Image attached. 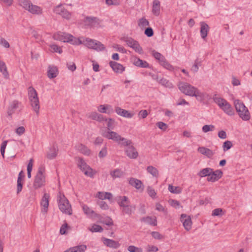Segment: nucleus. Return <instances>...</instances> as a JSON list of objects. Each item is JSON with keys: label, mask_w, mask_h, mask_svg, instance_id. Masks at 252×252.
<instances>
[{"label": "nucleus", "mask_w": 252, "mask_h": 252, "mask_svg": "<svg viewBox=\"0 0 252 252\" xmlns=\"http://www.w3.org/2000/svg\"><path fill=\"white\" fill-rule=\"evenodd\" d=\"M234 103L240 117L244 121L249 120L250 118V114L244 104L238 99L235 100Z\"/></svg>", "instance_id": "nucleus-7"}, {"label": "nucleus", "mask_w": 252, "mask_h": 252, "mask_svg": "<svg viewBox=\"0 0 252 252\" xmlns=\"http://www.w3.org/2000/svg\"><path fill=\"white\" fill-rule=\"evenodd\" d=\"M209 30V26L206 23L204 22L200 23V35L203 39L207 37Z\"/></svg>", "instance_id": "nucleus-26"}, {"label": "nucleus", "mask_w": 252, "mask_h": 252, "mask_svg": "<svg viewBox=\"0 0 252 252\" xmlns=\"http://www.w3.org/2000/svg\"><path fill=\"white\" fill-rule=\"evenodd\" d=\"M68 224L67 223H63L61 227L60 230V233L62 235H64L66 234V230L67 228H68Z\"/></svg>", "instance_id": "nucleus-61"}, {"label": "nucleus", "mask_w": 252, "mask_h": 252, "mask_svg": "<svg viewBox=\"0 0 252 252\" xmlns=\"http://www.w3.org/2000/svg\"><path fill=\"white\" fill-rule=\"evenodd\" d=\"M147 192L149 195L152 198H154L156 197L157 193L156 192L155 189H153L151 187H148Z\"/></svg>", "instance_id": "nucleus-58"}, {"label": "nucleus", "mask_w": 252, "mask_h": 252, "mask_svg": "<svg viewBox=\"0 0 252 252\" xmlns=\"http://www.w3.org/2000/svg\"><path fill=\"white\" fill-rule=\"evenodd\" d=\"M125 42L126 43L128 46L131 48L133 46V45L136 41L131 38H126L124 40Z\"/></svg>", "instance_id": "nucleus-63"}, {"label": "nucleus", "mask_w": 252, "mask_h": 252, "mask_svg": "<svg viewBox=\"0 0 252 252\" xmlns=\"http://www.w3.org/2000/svg\"><path fill=\"white\" fill-rule=\"evenodd\" d=\"M147 170L149 173L152 175L154 177H157L158 175V172L157 169L152 166H148Z\"/></svg>", "instance_id": "nucleus-42"}, {"label": "nucleus", "mask_w": 252, "mask_h": 252, "mask_svg": "<svg viewBox=\"0 0 252 252\" xmlns=\"http://www.w3.org/2000/svg\"><path fill=\"white\" fill-rule=\"evenodd\" d=\"M112 47L120 52H121L123 53H126V50L123 47H122L118 44H114V45H113Z\"/></svg>", "instance_id": "nucleus-62"}, {"label": "nucleus", "mask_w": 252, "mask_h": 252, "mask_svg": "<svg viewBox=\"0 0 252 252\" xmlns=\"http://www.w3.org/2000/svg\"><path fill=\"white\" fill-rule=\"evenodd\" d=\"M97 197L101 199V200H103L106 199L110 200L112 197V194L110 192H98L97 195Z\"/></svg>", "instance_id": "nucleus-37"}, {"label": "nucleus", "mask_w": 252, "mask_h": 252, "mask_svg": "<svg viewBox=\"0 0 252 252\" xmlns=\"http://www.w3.org/2000/svg\"><path fill=\"white\" fill-rule=\"evenodd\" d=\"M75 147L77 151L85 156H88L91 154V151L86 146L82 144H78Z\"/></svg>", "instance_id": "nucleus-25"}, {"label": "nucleus", "mask_w": 252, "mask_h": 252, "mask_svg": "<svg viewBox=\"0 0 252 252\" xmlns=\"http://www.w3.org/2000/svg\"><path fill=\"white\" fill-rule=\"evenodd\" d=\"M89 230L92 232H101L103 231V228L99 225L94 224L91 228H89Z\"/></svg>", "instance_id": "nucleus-46"}, {"label": "nucleus", "mask_w": 252, "mask_h": 252, "mask_svg": "<svg viewBox=\"0 0 252 252\" xmlns=\"http://www.w3.org/2000/svg\"><path fill=\"white\" fill-rule=\"evenodd\" d=\"M138 25L140 28H144L149 25V22L146 18H142L138 20Z\"/></svg>", "instance_id": "nucleus-47"}, {"label": "nucleus", "mask_w": 252, "mask_h": 252, "mask_svg": "<svg viewBox=\"0 0 252 252\" xmlns=\"http://www.w3.org/2000/svg\"><path fill=\"white\" fill-rule=\"evenodd\" d=\"M22 106V103L18 100H14L11 101L7 108V113L8 115L11 116L17 109H21Z\"/></svg>", "instance_id": "nucleus-11"}, {"label": "nucleus", "mask_w": 252, "mask_h": 252, "mask_svg": "<svg viewBox=\"0 0 252 252\" xmlns=\"http://www.w3.org/2000/svg\"><path fill=\"white\" fill-rule=\"evenodd\" d=\"M201 62L198 58L194 61V64L191 68V70L194 72H197L199 69V66H201Z\"/></svg>", "instance_id": "nucleus-41"}, {"label": "nucleus", "mask_w": 252, "mask_h": 252, "mask_svg": "<svg viewBox=\"0 0 252 252\" xmlns=\"http://www.w3.org/2000/svg\"><path fill=\"white\" fill-rule=\"evenodd\" d=\"M28 11L32 14L39 15L42 13V9L40 7L33 5L32 3Z\"/></svg>", "instance_id": "nucleus-31"}, {"label": "nucleus", "mask_w": 252, "mask_h": 252, "mask_svg": "<svg viewBox=\"0 0 252 252\" xmlns=\"http://www.w3.org/2000/svg\"><path fill=\"white\" fill-rule=\"evenodd\" d=\"M102 135L108 139L118 142L121 146L129 145L132 143L131 140L121 137L118 133L112 130H105Z\"/></svg>", "instance_id": "nucleus-3"}, {"label": "nucleus", "mask_w": 252, "mask_h": 252, "mask_svg": "<svg viewBox=\"0 0 252 252\" xmlns=\"http://www.w3.org/2000/svg\"><path fill=\"white\" fill-rule=\"evenodd\" d=\"M215 126L214 125H204L202 127V131L204 133H207L209 131H213L215 130Z\"/></svg>", "instance_id": "nucleus-52"}, {"label": "nucleus", "mask_w": 252, "mask_h": 252, "mask_svg": "<svg viewBox=\"0 0 252 252\" xmlns=\"http://www.w3.org/2000/svg\"><path fill=\"white\" fill-rule=\"evenodd\" d=\"M75 252H85L87 250V246L85 245H80L73 247Z\"/></svg>", "instance_id": "nucleus-54"}, {"label": "nucleus", "mask_w": 252, "mask_h": 252, "mask_svg": "<svg viewBox=\"0 0 252 252\" xmlns=\"http://www.w3.org/2000/svg\"><path fill=\"white\" fill-rule=\"evenodd\" d=\"M50 195L47 193H45L42 197L40 205L41 207V212L43 214H46L48 212Z\"/></svg>", "instance_id": "nucleus-13"}, {"label": "nucleus", "mask_w": 252, "mask_h": 252, "mask_svg": "<svg viewBox=\"0 0 252 252\" xmlns=\"http://www.w3.org/2000/svg\"><path fill=\"white\" fill-rule=\"evenodd\" d=\"M99 219V222L105 224L108 226H111L113 224V222L112 219L109 217L105 218L101 217L100 215L97 217Z\"/></svg>", "instance_id": "nucleus-35"}, {"label": "nucleus", "mask_w": 252, "mask_h": 252, "mask_svg": "<svg viewBox=\"0 0 252 252\" xmlns=\"http://www.w3.org/2000/svg\"><path fill=\"white\" fill-rule=\"evenodd\" d=\"M33 159L31 158L29 160V162L27 165V175L28 178H31V172L32 171V166H33Z\"/></svg>", "instance_id": "nucleus-49"}, {"label": "nucleus", "mask_w": 252, "mask_h": 252, "mask_svg": "<svg viewBox=\"0 0 252 252\" xmlns=\"http://www.w3.org/2000/svg\"><path fill=\"white\" fill-rule=\"evenodd\" d=\"M102 241L105 245L110 248L117 249L120 246V244L118 242L115 241L112 239L103 238Z\"/></svg>", "instance_id": "nucleus-22"}, {"label": "nucleus", "mask_w": 252, "mask_h": 252, "mask_svg": "<svg viewBox=\"0 0 252 252\" xmlns=\"http://www.w3.org/2000/svg\"><path fill=\"white\" fill-rule=\"evenodd\" d=\"M82 42H83L82 44H84L88 48L90 49H93L94 47V44L97 42V40H93L89 38H84L83 37H80Z\"/></svg>", "instance_id": "nucleus-27"}, {"label": "nucleus", "mask_w": 252, "mask_h": 252, "mask_svg": "<svg viewBox=\"0 0 252 252\" xmlns=\"http://www.w3.org/2000/svg\"><path fill=\"white\" fill-rule=\"evenodd\" d=\"M163 67L166 69L173 71L174 69V67L172 66L167 60H165L160 64Z\"/></svg>", "instance_id": "nucleus-45"}, {"label": "nucleus", "mask_w": 252, "mask_h": 252, "mask_svg": "<svg viewBox=\"0 0 252 252\" xmlns=\"http://www.w3.org/2000/svg\"><path fill=\"white\" fill-rule=\"evenodd\" d=\"M58 75V69L56 66H49L48 70V77L50 78H54Z\"/></svg>", "instance_id": "nucleus-34"}, {"label": "nucleus", "mask_w": 252, "mask_h": 252, "mask_svg": "<svg viewBox=\"0 0 252 252\" xmlns=\"http://www.w3.org/2000/svg\"><path fill=\"white\" fill-rule=\"evenodd\" d=\"M197 150L200 153L205 155L209 158H211L214 155V153L211 150L204 147H199Z\"/></svg>", "instance_id": "nucleus-29"}, {"label": "nucleus", "mask_w": 252, "mask_h": 252, "mask_svg": "<svg viewBox=\"0 0 252 252\" xmlns=\"http://www.w3.org/2000/svg\"><path fill=\"white\" fill-rule=\"evenodd\" d=\"M122 210L124 214H126L130 216L135 211V206L129 204L126 205V207H124L123 208H122Z\"/></svg>", "instance_id": "nucleus-33"}, {"label": "nucleus", "mask_w": 252, "mask_h": 252, "mask_svg": "<svg viewBox=\"0 0 252 252\" xmlns=\"http://www.w3.org/2000/svg\"><path fill=\"white\" fill-rule=\"evenodd\" d=\"M180 91L187 95L195 96L198 89L187 82H181L178 84Z\"/></svg>", "instance_id": "nucleus-8"}, {"label": "nucleus", "mask_w": 252, "mask_h": 252, "mask_svg": "<svg viewBox=\"0 0 252 252\" xmlns=\"http://www.w3.org/2000/svg\"><path fill=\"white\" fill-rule=\"evenodd\" d=\"M158 82L161 85L168 88H172L173 87V85L170 82H169L168 80L165 78H162L158 81Z\"/></svg>", "instance_id": "nucleus-40"}, {"label": "nucleus", "mask_w": 252, "mask_h": 252, "mask_svg": "<svg viewBox=\"0 0 252 252\" xmlns=\"http://www.w3.org/2000/svg\"><path fill=\"white\" fill-rule=\"evenodd\" d=\"M115 200L122 208L130 204L128 197L126 196H118L116 197Z\"/></svg>", "instance_id": "nucleus-20"}, {"label": "nucleus", "mask_w": 252, "mask_h": 252, "mask_svg": "<svg viewBox=\"0 0 252 252\" xmlns=\"http://www.w3.org/2000/svg\"><path fill=\"white\" fill-rule=\"evenodd\" d=\"M23 180H20V178L17 179V194H19L22 190Z\"/></svg>", "instance_id": "nucleus-56"}, {"label": "nucleus", "mask_w": 252, "mask_h": 252, "mask_svg": "<svg viewBox=\"0 0 252 252\" xmlns=\"http://www.w3.org/2000/svg\"><path fill=\"white\" fill-rule=\"evenodd\" d=\"M45 172V170L44 167L40 166L38 168L33 183V188L34 189H37L45 186L46 176Z\"/></svg>", "instance_id": "nucleus-4"}, {"label": "nucleus", "mask_w": 252, "mask_h": 252, "mask_svg": "<svg viewBox=\"0 0 252 252\" xmlns=\"http://www.w3.org/2000/svg\"><path fill=\"white\" fill-rule=\"evenodd\" d=\"M54 12L57 14L61 15L63 18L69 19L71 13L64 8L62 5L57 6L54 9Z\"/></svg>", "instance_id": "nucleus-12"}, {"label": "nucleus", "mask_w": 252, "mask_h": 252, "mask_svg": "<svg viewBox=\"0 0 252 252\" xmlns=\"http://www.w3.org/2000/svg\"><path fill=\"white\" fill-rule=\"evenodd\" d=\"M168 190L172 193L179 194L182 192V189L179 187H174L171 185L168 186Z\"/></svg>", "instance_id": "nucleus-43"}, {"label": "nucleus", "mask_w": 252, "mask_h": 252, "mask_svg": "<svg viewBox=\"0 0 252 252\" xmlns=\"http://www.w3.org/2000/svg\"><path fill=\"white\" fill-rule=\"evenodd\" d=\"M128 183L131 186L137 189L143 190V185L140 180L134 178H130L128 180Z\"/></svg>", "instance_id": "nucleus-19"}, {"label": "nucleus", "mask_w": 252, "mask_h": 252, "mask_svg": "<svg viewBox=\"0 0 252 252\" xmlns=\"http://www.w3.org/2000/svg\"><path fill=\"white\" fill-rule=\"evenodd\" d=\"M107 129L106 130H111L115 127V120L112 118L107 119Z\"/></svg>", "instance_id": "nucleus-44"}, {"label": "nucleus", "mask_w": 252, "mask_h": 252, "mask_svg": "<svg viewBox=\"0 0 252 252\" xmlns=\"http://www.w3.org/2000/svg\"><path fill=\"white\" fill-rule=\"evenodd\" d=\"M136 52L141 54H143V51L142 47L140 46L138 42L136 41L131 47Z\"/></svg>", "instance_id": "nucleus-50"}, {"label": "nucleus", "mask_w": 252, "mask_h": 252, "mask_svg": "<svg viewBox=\"0 0 252 252\" xmlns=\"http://www.w3.org/2000/svg\"><path fill=\"white\" fill-rule=\"evenodd\" d=\"M124 172L120 169H116L110 172V175L114 179L121 178L124 176Z\"/></svg>", "instance_id": "nucleus-39"}, {"label": "nucleus", "mask_w": 252, "mask_h": 252, "mask_svg": "<svg viewBox=\"0 0 252 252\" xmlns=\"http://www.w3.org/2000/svg\"><path fill=\"white\" fill-rule=\"evenodd\" d=\"M133 64L138 67L143 68H149V64L145 61L142 60L139 58H135L133 60Z\"/></svg>", "instance_id": "nucleus-30"}, {"label": "nucleus", "mask_w": 252, "mask_h": 252, "mask_svg": "<svg viewBox=\"0 0 252 252\" xmlns=\"http://www.w3.org/2000/svg\"><path fill=\"white\" fill-rule=\"evenodd\" d=\"M233 144L231 141L227 140L223 142L222 145V149L224 152H226L231 148Z\"/></svg>", "instance_id": "nucleus-51"}, {"label": "nucleus", "mask_w": 252, "mask_h": 252, "mask_svg": "<svg viewBox=\"0 0 252 252\" xmlns=\"http://www.w3.org/2000/svg\"><path fill=\"white\" fill-rule=\"evenodd\" d=\"M58 151V147L54 145L51 147L47 153V157L49 159H52L56 158Z\"/></svg>", "instance_id": "nucleus-28"}, {"label": "nucleus", "mask_w": 252, "mask_h": 252, "mask_svg": "<svg viewBox=\"0 0 252 252\" xmlns=\"http://www.w3.org/2000/svg\"><path fill=\"white\" fill-rule=\"evenodd\" d=\"M152 12L155 16H158L160 14V2L158 0H154L152 7Z\"/></svg>", "instance_id": "nucleus-32"}, {"label": "nucleus", "mask_w": 252, "mask_h": 252, "mask_svg": "<svg viewBox=\"0 0 252 252\" xmlns=\"http://www.w3.org/2000/svg\"><path fill=\"white\" fill-rule=\"evenodd\" d=\"M85 25L92 28L98 27L100 24V20L97 17L86 16L84 20Z\"/></svg>", "instance_id": "nucleus-10"}, {"label": "nucleus", "mask_w": 252, "mask_h": 252, "mask_svg": "<svg viewBox=\"0 0 252 252\" xmlns=\"http://www.w3.org/2000/svg\"><path fill=\"white\" fill-rule=\"evenodd\" d=\"M141 220L153 226H156L157 224V219L155 217H144L141 219Z\"/></svg>", "instance_id": "nucleus-36"}, {"label": "nucleus", "mask_w": 252, "mask_h": 252, "mask_svg": "<svg viewBox=\"0 0 252 252\" xmlns=\"http://www.w3.org/2000/svg\"><path fill=\"white\" fill-rule=\"evenodd\" d=\"M97 110L100 113L107 114H111L114 113L112 106L109 104L100 105L98 107Z\"/></svg>", "instance_id": "nucleus-18"}, {"label": "nucleus", "mask_w": 252, "mask_h": 252, "mask_svg": "<svg viewBox=\"0 0 252 252\" xmlns=\"http://www.w3.org/2000/svg\"><path fill=\"white\" fill-rule=\"evenodd\" d=\"M213 99L215 103L229 116L234 115V110L230 104L225 99L219 96L217 94L214 95Z\"/></svg>", "instance_id": "nucleus-2"}, {"label": "nucleus", "mask_w": 252, "mask_h": 252, "mask_svg": "<svg viewBox=\"0 0 252 252\" xmlns=\"http://www.w3.org/2000/svg\"><path fill=\"white\" fill-rule=\"evenodd\" d=\"M94 45H94V47L93 49L97 51H101L105 49L104 45L98 41H97Z\"/></svg>", "instance_id": "nucleus-53"}, {"label": "nucleus", "mask_w": 252, "mask_h": 252, "mask_svg": "<svg viewBox=\"0 0 252 252\" xmlns=\"http://www.w3.org/2000/svg\"><path fill=\"white\" fill-rule=\"evenodd\" d=\"M157 126L163 131H165L168 127L167 125L162 122H158L156 124Z\"/></svg>", "instance_id": "nucleus-60"}, {"label": "nucleus", "mask_w": 252, "mask_h": 252, "mask_svg": "<svg viewBox=\"0 0 252 252\" xmlns=\"http://www.w3.org/2000/svg\"><path fill=\"white\" fill-rule=\"evenodd\" d=\"M20 3L24 9L28 10L32 3L29 0H20Z\"/></svg>", "instance_id": "nucleus-48"}, {"label": "nucleus", "mask_w": 252, "mask_h": 252, "mask_svg": "<svg viewBox=\"0 0 252 252\" xmlns=\"http://www.w3.org/2000/svg\"><path fill=\"white\" fill-rule=\"evenodd\" d=\"M125 149V152L126 156L130 158L135 159L138 156V153L135 148L131 145V143L129 145H126Z\"/></svg>", "instance_id": "nucleus-14"}, {"label": "nucleus", "mask_w": 252, "mask_h": 252, "mask_svg": "<svg viewBox=\"0 0 252 252\" xmlns=\"http://www.w3.org/2000/svg\"><path fill=\"white\" fill-rule=\"evenodd\" d=\"M115 112L118 115L126 118H131L133 115V114L130 113L128 111L123 109L119 107L115 108Z\"/></svg>", "instance_id": "nucleus-23"}, {"label": "nucleus", "mask_w": 252, "mask_h": 252, "mask_svg": "<svg viewBox=\"0 0 252 252\" xmlns=\"http://www.w3.org/2000/svg\"><path fill=\"white\" fill-rule=\"evenodd\" d=\"M127 250L130 252H142V250L134 246H129Z\"/></svg>", "instance_id": "nucleus-64"}, {"label": "nucleus", "mask_w": 252, "mask_h": 252, "mask_svg": "<svg viewBox=\"0 0 252 252\" xmlns=\"http://www.w3.org/2000/svg\"><path fill=\"white\" fill-rule=\"evenodd\" d=\"M156 209L158 211L162 212L164 213H167L166 209L159 203H156Z\"/></svg>", "instance_id": "nucleus-59"}, {"label": "nucleus", "mask_w": 252, "mask_h": 252, "mask_svg": "<svg viewBox=\"0 0 252 252\" xmlns=\"http://www.w3.org/2000/svg\"><path fill=\"white\" fill-rule=\"evenodd\" d=\"M195 97L196 99L200 102L209 100L211 98V95L206 92H201L198 90L196 92Z\"/></svg>", "instance_id": "nucleus-17"}, {"label": "nucleus", "mask_w": 252, "mask_h": 252, "mask_svg": "<svg viewBox=\"0 0 252 252\" xmlns=\"http://www.w3.org/2000/svg\"><path fill=\"white\" fill-rule=\"evenodd\" d=\"M58 201L59 208L63 213L69 215L72 214L71 205L63 194L60 193L58 196Z\"/></svg>", "instance_id": "nucleus-6"}, {"label": "nucleus", "mask_w": 252, "mask_h": 252, "mask_svg": "<svg viewBox=\"0 0 252 252\" xmlns=\"http://www.w3.org/2000/svg\"><path fill=\"white\" fill-rule=\"evenodd\" d=\"M109 65L113 71L116 73H122L125 69L123 65L115 62L110 61Z\"/></svg>", "instance_id": "nucleus-21"}, {"label": "nucleus", "mask_w": 252, "mask_h": 252, "mask_svg": "<svg viewBox=\"0 0 252 252\" xmlns=\"http://www.w3.org/2000/svg\"><path fill=\"white\" fill-rule=\"evenodd\" d=\"M75 159L79 169L83 172L86 176L93 177L94 175L93 169L86 163L84 159L80 157H76L75 158Z\"/></svg>", "instance_id": "nucleus-9"}, {"label": "nucleus", "mask_w": 252, "mask_h": 252, "mask_svg": "<svg viewBox=\"0 0 252 252\" xmlns=\"http://www.w3.org/2000/svg\"><path fill=\"white\" fill-rule=\"evenodd\" d=\"M50 47L52 50L53 52L58 53L61 54L63 52L62 49L61 47L56 44H51L50 45Z\"/></svg>", "instance_id": "nucleus-55"}, {"label": "nucleus", "mask_w": 252, "mask_h": 252, "mask_svg": "<svg viewBox=\"0 0 252 252\" xmlns=\"http://www.w3.org/2000/svg\"><path fill=\"white\" fill-rule=\"evenodd\" d=\"M28 96L32 110L38 115L40 109L39 98L36 90L32 87L28 88Z\"/></svg>", "instance_id": "nucleus-5"}, {"label": "nucleus", "mask_w": 252, "mask_h": 252, "mask_svg": "<svg viewBox=\"0 0 252 252\" xmlns=\"http://www.w3.org/2000/svg\"><path fill=\"white\" fill-rule=\"evenodd\" d=\"M211 172H212V169L210 168H205L201 170L197 174V175L200 177L206 176H208V177Z\"/></svg>", "instance_id": "nucleus-38"}, {"label": "nucleus", "mask_w": 252, "mask_h": 252, "mask_svg": "<svg viewBox=\"0 0 252 252\" xmlns=\"http://www.w3.org/2000/svg\"><path fill=\"white\" fill-rule=\"evenodd\" d=\"M169 203L171 206L176 209L179 208L180 206V202L176 200L170 199L169 200Z\"/></svg>", "instance_id": "nucleus-57"}, {"label": "nucleus", "mask_w": 252, "mask_h": 252, "mask_svg": "<svg viewBox=\"0 0 252 252\" xmlns=\"http://www.w3.org/2000/svg\"><path fill=\"white\" fill-rule=\"evenodd\" d=\"M82 209L84 213L89 217H98L99 215L95 213L91 208L88 207L87 205H82Z\"/></svg>", "instance_id": "nucleus-24"}, {"label": "nucleus", "mask_w": 252, "mask_h": 252, "mask_svg": "<svg viewBox=\"0 0 252 252\" xmlns=\"http://www.w3.org/2000/svg\"><path fill=\"white\" fill-rule=\"evenodd\" d=\"M181 221L183 222V226L187 231H189L191 228L192 221L189 216L186 214H182L180 218Z\"/></svg>", "instance_id": "nucleus-15"}, {"label": "nucleus", "mask_w": 252, "mask_h": 252, "mask_svg": "<svg viewBox=\"0 0 252 252\" xmlns=\"http://www.w3.org/2000/svg\"><path fill=\"white\" fill-rule=\"evenodd\" d=\"M222 175V172L220 170H217L215 171L212 170V172L207 177V181L209 182H214L220 179Z\"/></svg>", "instance_id": "nucleus-16"}, {"label": "nucleus", "mask_w": 252, "mask_h": 252, "mask_svg": "<svg viewBox=\"0 0 252 252\" xmlns=\"http://www.w3.org/2000/svg\"><path fill=\"white\" fill-rule=\"evenodd\" d=\"M53 38L55 40L63 42H68L75 45L82 44L83 43L80 38H76L69 33L61 32L54 33Z\"/></svg>", "instance_id": "nucleus-1"}]
</instances>
